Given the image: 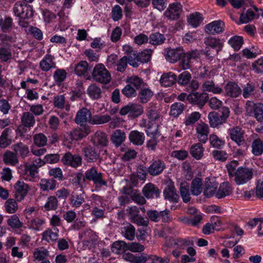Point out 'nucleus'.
Returning <instances> with one entry per match:
<instances>
[{
	"instance_id": "1",
	"label": "nucleus",
	"mask_w": 263,
	"mask_h": 263,
	"mask_svg": "<svg viewBox=\"0 0 263 263\" xmlns=\"http://www.w3.org/2000/svg\"><path fill=\"white\" fill-rule=\"evenodd\" d=\"M253 175L252 168L239 167L231 179L237 185H244L251 180Z\"/></svg>"
},
{
	"instance_id": "2",
	"label": "nucleus",
	"mask_w": 263,
	"mask_h": 263,
	"mask_svg": "<svg viewBox=\"0 0 263 263\" xmlns=\"http://www.w3.org/2000/svg\"><path fill=\"white\" fill-rule=\"evenodd\" d=\"M93 80L103 84H108L111 79V74L102 64H97L91 73Z\"/></svg>"
},
{
	"instance_id": "3",
	"label": "nucleus",
	"mask_w": 263,
	"mask_h": 263,
	"mask_svg": "<svg viewBox=\"0 0 263 263\" xmlns=\"http://www.w3.org/2000/svg\"><path fill=\"white\" fill-rule=\"evenodd\" d=\"M13 12L15 15L21 20H28L33 15V10L30 5L22 4V2H17L13 7Z\"/></svg>"
},
{
	"instance_id": "4",
	"label": "nucleus",
	"mask_w": 263,
	"mask_h": 263,
	"mask_svg": "<svg viewBox=\"0 0 263 263\" xmlns=\"http://www.w3.org/2000/svg\"><path fill=\"white\" fill-rule=\"evenodd\" d=\"M246 110L248 115L252 114L258 122H263V104L261 103H254L253 102L248 101L246 104Z\"/></svg>"
},
{
	"instance_id": "5",
	"label": "nucleus",
	"mask_w": 263,
	"mask_h": 263,
	"mask_svg": "<svg viewBox=\"0 0 263 263\" xmlns=\"http://www.w3.org/2000/svg\"><path fill=\"white\" fill-rule=\"evenodd\" d=\"M143 112V107L139 104L129 103L122 107L120 110V114L122 116L128 115L129 117L136 118Z\"/></svg>"
},
{
	"instance_id": "6",
	"label": "nucleus",
	"mask_w": 263,
	"mask_h": 263,
	"mask_svg": "<svg viewBox=\"0 0 263 263\" xmlns=\"http://www.w3.org/2000/svg\"><path fill=\"white\" fill-rule=\"evenodd\" d=\"M85 178L92 181L96 186H106L107 182L103 179L102 173L99 172L95 167H92L85 172Z\"/></svg>"
},
{
	"instance_id": "7",
	"label": "nucleus",
	"mask_w": 263,
	"mask_h": 263,
	"mask_svg": "<svg viewBox=\"0 0 263 263\" xmlns=\"http://www.w3.org/2000/svg\"><path fill=\"white\" fill-rule=\"evenodd\" d=\"M228 133L230 139L238 145H242L246 143L244 130L239 126H234L229 129Z\"/></svg>"
},
{
	"instance_id": "8",
	"label": "nucleus",
	"mask_w": 263,
	"mask_h": 263,
	"mask_svg": "<svg viewBox=\"0 0 263 263\" xmlns=\"http://www.w3.org/2000/svg\"><path fill=\"white\" fill-rule=\"evenodd\" d=\"M15 190L14 197L17 201L23 200L27 195L29 190V185L23 181L18 180L14 185Z\"/></svg>"
},
{
	"instance_id": "9",
	"label": "nucleus",
	"mask_w": 263,
	"mask_h": 263,
	"mask_svg": "<svg viewBox=\"0 0 263 263\" xmlns=\"http://www.w3.org/2000/svg\"><path fill=\"white\" fill-rule=\"evenodd\" d=\"M208 94L205 92L199 93L194 92L187 96V100L192 104L197 105L200 108L207 102Z\"/></svg>"
},
{
	"instance_id": "10",
	"label": "nucleus",
	"mask_w": 263,
	"mask_h": 263,
	"mask_svg": "<svg viewBox=\"0 0 263 263\" xmlns=\"http://www.w3.org/2000/svg\"><path fill=\"white\" fill-rule=\"evenodd\" d=\"M184 53V49L182 47L176 48H167L165 50V59L171 63H175L181 59Z\"/></svg>"
},
{
	"instance_id": "11",
	"label": "nucleus",
	"mask_w": 263,
	"mask_h": 263,
	"mask_svg": "<svg viewBox=\"0 0 263 263\" xmlns=\"http://www.w3.org/2000/svg\"><path fill=\"white\" fill-rule=\"evenodd\" d=\"M61 161L64 164L74 168L81 166L82 163V158L80 156L78 155H72L69 152L65 154Z\"/></svg>"
},
{
	"instance_id": "12",
	"label": "nucleus",
	"mask_w": 263,
	"mask_h": 263,
	"mask_svg": "<svg viewBox=\"0 0 263 263\" xmlns=\"http://www.w3.org/2000/svg\"><path fill=\"white\" fill-rule=\"evenodd\" d=\"M182 12V6L179 3L170 4L164 13V15L170 20H178Z\"/></svg>"
},
{
	"instance_id": "13",
	"label": "nucleus",
	"mask_w": 263,
	"mask_h": 263,
	"mask_svg": "<svg viewBox=\"0 0 263 263\" xmlns=\"http://www.w3.org/2000/svg\"><path fill=\"white\" fill-rule=\"evenodd\" d=\"M165 168V164L162 160L153 159L148 167V173L153 176H158L161 174Z\"/></svg>"
},
{
	"instance_id": "14",
	"label": "nucleus",
	"mask_w": 263,
	"mask_h": 263,
	"mask_svg": "<svg viewBox=\"0 0 263 263\" xmlns=\"http://www.w3.org/2000/svg\"><path fill=\"white\" fill-rule=\"evenodd\" d=\"M197 138L201 143H205L208 140L209 127L207 124L201 122L196 126Z\"/></svg>"
},
{
	"instance_id": "15",
	"label": "nucleus",
	"mask_w": 263,
	"mask_h": 263,
	"mask_svg": "<svg viewBox=\"0 0 263 263\" xmlns=\"http://www.w3.org/2000/svg\"><path fill=\"white\" fill-rule=\"evenodd\" d=\"M84 159L88 162H95L99 158V153L96 149L90 145L84 147L82 149Z\"/></svg>"
},
{
	"instance_id": "16",
	"label": "nucleus",
	"mask_w": 263,
	"mask_h": 263,
	"mask_svg": "<svg viewBox=\"0 0 263 263\" xmlns=\"http://www.w3.org/2000/svg\"><path fill=\"white\" fill-rule=\"evenodd\" d=\"M91 118V112L86 108L83 107L78 111L74 119V122L77 124L84 125L87 122L90 123Z\"/></svg>"
},
{
	"instance_id": "17",
	"label": "nucleus",
	"mask_w": 263,
	"mask_h": 263,
	"mask_svg": "<svg viewBox=\"0 0 263 263\" xmlns=\"http://www.w3.org/2000/svg\"><path fill=\"white\" fill-rule=\"evenodd\" d=\"M163 194L164 198L173 202H178L179 197L177 194L174 183L171 181L165 187Z\"/></svg>"
},
{
	"instance_id": "18",
	"label": "nucleus",
	"mask_w": 263,
	"mask_h": 263,
	"mask_svg": "<svg viewBox=\"0 0 263 263\" xmlns=\"http://www.w3.org/2000/svg\"><path fill=\"white\" fill-rule=\"evenodd\" d=\"M224 23L221 21H215L207 24L205 32L209 34H215L223 32Z\"/></svg>"
},
{
	"instance_id": "19",
	"label": "nucleus",
	"mask_w": 263,
	"mask_h": 263,
	"mask_svg": "<svg viewBox=\"0 0 263 263\" xmlns=\"http://www.w3.org/2000/svg\"><path fill=\"white\" fill-rule=\"evenodd\" d=\"M233 192L231 185L228 182H224L220 184L218 190L216 193L215 197L218 199H221L226 196H230Z\"/></svg>"
},
{
	"instance_id": "20",
	"label": "nucleus",
	"mask_w": 263,
	"mask_h": 263,
	"mask_svg": "<svg viewBox=\"0 0 263 263\" xmlns=\"http://www.w3.org/2000/svg\"><path fill=\"white\" fill-rule=\"evenodd\" d=\"M224 90L226 95L232 97H237L241 92V89L238 85L233 82H230L225 85Z\"/></svg>"
},
{
	"instance_id": "21",
	"label": "nucleus",
	"mask_w": 263,
	"mask_h": 263,
	"mask_svg": "<svg viewBox=\"0 0 263 263\" xmlns=\"http://www.w3.org/2000/svg\"><path fill=\"white\" fill-rule=\"evenodd\" d=\"M142 193L147 198H157L160 195L158 188L152 183H147L144 186Z\"/></svg>"
},
{
	"instance_id": "22",
	"label": "nucleus",
	"mask_w": 263,
	"mask_h": 263,
	"mask_svg": "<svg viewBox=\"0 0 263 263\" xmlns=\"http://www.w3.org/2000/svg\"><path fill=\"white\" fill-rule=\"evenodd\" d=\"M54 57L51 54H46L40 63V67L44 71H48L56 67V64L53 61Z\"/></svg>"
},
{
	"instance_id": "23",
	"label": "nucleus",
	"mask_w": 263,
	"mask_h": 263,
	"mask_svg": "<svg viewBox=\"0 0 263 263\" xmlns=\"http://www.w3.org/2000/svg\"><path fill=\"white\" fill-rule=\"evenodd\" d=\"M108 141L107 135L101 131H97L92 138V142L96 146H106Z\"/></svg>"
},
{
	"instance_id": "24",
	"label": "nucleus",
	"mask_w": 263,
	"mask_h": 263,
	"mask_svg": "<svg viewBox=\"0 0 263 263\" xmlns=\"http://www.w3.org/2000/svg\"><path fill=\"white\" fill-rule=\"evenodd\" d=\"M204 43L207 47H211L213 49H215L217 51L221 50L223 46V43L218 38L212 36L206 37L204 40Z\"/></svg>"
},
{
	"instance_id": "25",
	"label": "nucleus",
	"mask_w": 263,
	"mask_h": 263,
	"mask_svg": "<svg viewBox=\"0 0 263 263\" xmlns=\"http://www.w3.org/2000/svg\"><path fill=\"white\" fill-rule=\"evenodd\" d=\"M130 142L136 145H142L145 140L144 134L138 130H132L129 135Z\"/></svg>"
},
{
	"instance_id": "26",
	"label": "nucleus",
	"mask_w": 263,
	"mask_h": 263,
	"mask_svg": "<svg viewBox=\"0 0 263 263\" xmlns=\"http://www.w3.org/2000/svg\"><path fill=\"white\" fill-rule=\"evenodd\" d=\"M12 149L17 156L18 155L23 159L28 156L29 154L28 146L21 142L13 145Z\"/></svg>"
},
{
	"instance_id": "27",
	"label": "nucleus",
	"mask_w": 263,
	"mask_h": 263,
	"mask_svg": "<svg viewBox=\"0 0 263 263\" xmlns=\"http://www.w3.org/2000/svg\"><path fill=\"white\" fill-rule=\"evenodd\" d=\"M177 81V76L171 72L163 73L160 80V82L162 85L168 87L171 86Z\"/></svg>"
},
{
	"instance_id": "28",
	"label": "nucleus",
	"mask_w": 263,
	"mask_h": 263,
	"mask_svg": "<svg viewBox=\"0 0 263 263\" xmlns=\"http://www.w3.org/2000/svg\"><path fill=\"white\" fill-rule=\"evenodd\" d=\"M190 185L187 182H184L180 183L179 192L180 196L185 203L190 201L191 197L190 192Z\"/></svg>"
},
{
	"instance_id": "29",
	"label": "nucleus",
	"mask_w": 263,
	"mask_h": 263,
	"mask_svg": "<svg viewBox=\"0 0 263 263\" xmlns=\"http://www.w3.org/2000/svg\"><path fill=\"white\" fill-rule=\"evenodd\" d=\"M125 138V133L120 129L114 130L111 136V141L117 147L121 145Z\"/></svg>"
},
{
	"instance_id": "30",
	"label": "nucleus",
	"mask_w": 263,
	"mask_h": 263,
	"mask_svg": "<svg viewBox=\"0 0 263 263\" xmlns=\"http://www.w3.org/2000/svg\"><path fill=\"white\" fill-rule=\"evenodd\" d=\"M70 204L73 208H79L85 201L84 193H72L69 199Z\"/></svg>"
},
{
	"instance_id": "31",
	"label": "nucleus",
	"mask_w": 263,
	"mask_h": 263,
	"mask_svg": "<svg viewBox=\"0 0 263 263\" xmlns=\"http://www.w3.org/2000/svg\"><path fill=\"white\" fill-rule=\"evenodd\" d=\"M202 88L204 91L212 92L215 94H220L222 92V89L215 85L213 81H205L202 85Z\"/></svg>"
},
{
	"instance_id": "32",
	"label": "nucleus",
	"mask_w": 263,
	"mask_h": 263,
	"mask_svg": "<svg viewBox=\"0 0 263 263\" xmlns=\"http://www.w3.org/2000/svg\"><path fill=\"white\" fill-rule=\"evenodd\" d=\"M59 236V230L54 229V231L51 229H47L42 234V240H45L48 242H55Z\"/></svg>"
},
{
	"instance_id": "33",
	"label": "nucleus",
	"mask_w": 263,
	"mask_h": 263,
	"mask_svg": "<svg viewBox=\"0 0 263 263\" xmlns=\"http://www.w3.org/2000/svg\"><path fill=\"white\" fill-rule=\"evenodd\" d=\"M204 148L200 143L193 145L190 148L191 156L197 160L200 159L203 156Z\"/></svg>"
},
{
	"instance_id": "34",
	"label": "nucleus",
	"mask_w": 263,
	"mask_h": 263,
	"mask_svg": "<svg viewBox=\"0 0 263 263\" xmlns=\"http://www.w3.org/2000/svg\"><path fill=\"white\" fill-rule=\"evenodd\" d=\"M3 161L7 164L15 166L18 163V157L15 152L7 151L3 156Z\"/></svg>"
},
{
	"instance_id": "35",
	"label": "nucleus",
	"mask_w": 263,
	"mask_h": 263,
	"mask_svg": "<svg viewBox=\"0 0 263 263\" xmlns=\"http://www.w3.org/2000/svg\"><path fill=\"white\" fill-rule=\"evenodd\" d=\"M202 179L199 178H195L192 182L191 186V194L194 196H198L202 192Z\"/></svg>"
},
{
	"instance_id": "36",
	"label": "nucleus",
	"mask_w": 263,
	"mask_h": 263,
	"mask_svg": "<svg viewBox=\"0 0 263 263\" xmlns=\"http://www.w3.org/2000/svg\"><path fill=\"white\" fill-rule=\"evenodd\" d=\"M87 93L91 99L96 100L101 97L102 90L96 84H92L87 88Z\"/></svg>"
},
{
	"instance_id": "37",
	"label": "nucleus",
	"mask_w": 263,
	"mask_h": 263,
	"mask_svg": "<svg viewBox=\"0 0 263 263\" xmlns=\"http://www.w3.org/2000/svg\"><path fill=\"white\" fill-rule=\"evenodd\" d=\"M209 124L211 127L215 128L224 123L220 118V115L215 111L211 112L208 115Z\"/></svg>"
},
{
	"instance_id": "38",
	"label": "nucleus",
	"mask_w": 263,
	"mask_h": 263,
	"mask_svg": "<svg viewBox=\"0 0 263 263\" xmlns=\"http://www.w3.org/2000/svg\"><path fill=\"white\" fill-rule=\"evenodd\" d=\"M21 122L22 125L25 127H32L35 123V119L33 115L30 112H24L21 117Z\"/></svg>"
},
{
	"instance_id": "39",
	"label": "nucleus",
	"mask_w": 263,
	"mask_h": 263,
	"mask_svg": "<svg viewBox=\"0 0 263 263\" xmlns=\"http://www.w3.org/2000/svg\"><path fill=\"white\" fill-rule=\"evenodd\" d=\"M126 82L130 84L132 86L133 85L136 89H141L143 88L145 85L143 80L136 76L127 77Z\"/></svg>"
},
{
	"instance_id": "40",
	"label": "nucleus",
	"mask_w": 263,
	"mask_h": 263,
	"mask_svg": "<svg viewBox=\"0 0 263 263\" xmlns=\"http://www.w3.org/2000/svg\"><path fill=\"white\" fill-rule=\"evenodd\" d=\"M41 189L43 191L53 190L55 189L56 181L53 178L42 179L40 183Z\"/></svg>"
},
{
	"instance_id": "41",
	"label": "nucleus",
	"mask_w": 263,
	"mask_h": 263,
	"mask_svg": "<svg viewBox=\"0 0 263 263\" xmlns=\"http://www.w3.org/2000/svg\"><path fill=\"white\" fill-rule=\"evenodd\" d=\"M153 96V92L151 89L143 87L139 91L138 98L140 102L144 104L147 103Z\"/></svg>"
},
{
	"instance_id": "42",
	"label": "nucleus",
	"mask_w": 263,
	"mask_h": 263,
	"mask_svg": "<svg viewBox=\"0 0 263 263\" xmlns=\"http://www.w3.org/2000/svg\"><path fill=\"white\" fill-rule=\"evenodd\" d=\"M149 40L151 44L156 46L162 44L166 39L163 34L159 32H155L149 35Z\"/></svg>"
},
{
	"instance_id": "43",
	"label": "nucleus",
	"mask_w": 263,
	"mask_h": 263,
	"mask_svg": "<svg viewBox=\"0 0 263 263\" xmlns=\"http://www.w3.org/2000/svg\"><path fill=\"white\" fill-rule=\"evenodd\" d=\"M122 233L129 240H133L135 236V228L130 223L122 228Z\"/></svg>"
},
{
	"instance_id": "44",
	"label": "nucleus",
	"mask_w": 263,
	"mask_h": 263,
	"mask_svg": "<svg viewBox=\"0 0 263 263\" xmlns=\"http://www.w3.org/2000/svg\"><path fill=\"white\" fill-rule=\"evenodd\" d=\"M112 252L115 254H122L127 250V243L123 241H117L111 247Z\"/></svg>"
},
{
	"instance_id": "45",
	"label": "nucleus",
	"mask_w": 263,
	"mask_h": 263,
	"mask_svg": "<svg viewBox=\"0 0 263 263\" xmlns=\"http://www.w3.org/2000/svg\"><path fill=\"white\" fill-rule=\"evenodd\" d=\"M67 72L63 69H57L53 75L54 82L58 85H60L61 83L66 79L67 77Z\"/></svg>"
},
{
	"instance_id": "46",
	"label": "nucleus",
	"mask_w": 263,
	"mask_h": 263,
	"mask_svg": "<svg viewBox=\"0 0 263 263\" xmlns=\"http://www.w3.org/2000/svg\"><path fill=\"white\" fill-rule=\"evenodd\" d=\"M185 108V105L181 102H176L171 107L170 115L175 117L180 115Z\"/></svg>"
},
{
	"instance_id": "47",
	"label": "nucleus",
	"mask_w": 263,
	"mask_h": 263,
	"mask_svg": "<svg viewBox=\"0 0 263 263\" xmlns=\"http://www.w3.org/2000/svg\"><path fill=\"white\" fill-rule=\"evenodd\" d=\"M201 14L199 12H195L191 14L188 18L187 22L193 27L195 28L199 26L202 21Z\"/></svg>"
},
{
	"instance_id": "48",
	"label": "nucleus",
	"mask_w": 263,
	"mask_h": 263,
	"mask_svg": "<svg viewBox=\"0 0 263 263\" xmlns=\"http://www.w3.org/2000/svg\"><path fill=\"white\" fill-rule=\"evenodd\" d=\"M111 120L110 117L108 115H95L90 120L92 124H102L108 122Z\"/></svg>"
},
{
	"instance_id": "49",
	"label": "nucleus",
	"mask_w": 263,
	"mask_h": 263,
	"mask_svg": "<svg viewBox=\"0 0 263 263\" xmlns=\"http://www.w3.org/2000/svg\"><path fill=\"white\" fill-rule=\"evenodd\" d=\"M217 186L210 181H206L203 194L206 197H210L216 194Z\"/></svg>"
},
{
	"instance_id": "50",
	"label": "nucleus",
	"mask_w": 263,
	"mask_h": 263,
	"mask_svg": "<svg viewBox=\"0 0 263 263\" xmlns=\"http://www.w3.org/2000/svg\"><path fill=\"white\" fill-rule=\"evenodd\" d=\"M15 199L10 198L8 199L5 203L6 211L10 214H13L16 212L18 209V205Z\"/></svg>"
},
{
	"instance_id": "51",
	"label": "nucleus",
	"mask_w": 263,
	"mask_h": 263,
	"mask_svg": "<svg viewBox=\"0 0 263 263\" xmlns=\"http://www.w3.org/2000/svg\"><path fill=\"white\" fill-rule=\"evenodd\" d=\"M89 68L90 67H89L88 63L85 61H81L76 66L74 70L78 76H81L84 75Z\"/></svg>"
},
{
	"instance_id": "52",
	"label": "nucleus",
	"mask_w": 263,
	"mask_h": 263,
	"mask_svg": "<svg viewBox=\"0 0 263 263\" xmlns=\"http://www.w3.org/2000/svg\"><path fill=\"white\" fill-rule=\"evenodd\" d=\"M58 200L54 196H51L47 199V201L44 205L46 211L55 210L58 206Z\"/></svg>"
},
{
	"instance_id": "53",
	"label": "nucleus",
	"mask_w": 263,
	"mask_h": 263,
	"mask_svg": "<svg viewBox=\"0 0 263 263\" xmlns=\"http://www.w3.org/2000/svg\"><path fill=\"white\" fill-rule=\"evenodd\" d=\"M253 154L255 156H259L263 152V142L259 139L255 140L252 145Z\"/></svg>"
},
{
	"instance_id": "54",
	"label": "nucleus",
	"mask_w": 263,
	"mask_h": 263,
	"mask_svg": "<svg viewBox=\"0 0 263 263\" xmlns=\"http://www.w3.org/2000/svg\"><path fill=\"white\" fill-rule=\"evenodd\" d=\"M191 79V74L189 71H184L179 75L176 81L181 85H186L189 84Z\"/></svg>"
},
{
	"instance_id": "55",
	"label": "nucleus",
	"mask_w": 263,
	"mask_h": 263,
	"mask_svg": "<svg viewBox=\"0 0 263 263\" xmlns=\"http://www.w3.org/2000/svg\"><path fill=\"white\" fill-rule=\"evenodd\" d=\"M9 130V128H6L0 137V146L2 148H6L11 143V140L8 137Z\"/></svg>"
},
{
	"instance_id": "56",
	"label": "nucleus",
	"mask_w": 263,
	"mask_h": 263,
	"mask_svg": "<svg viewBox=\"0 0 263 263\" xmlns=\"http://www.w3.org/2000/svg\"><path fill=\"white\" fill-rule=\"evenodd\" d=\"M7 224L12 229H20L23 226V223L20 220L18 216L13 215L7 220Z\"/></svg>"
},
{
	"instance_id": "57",
	"label": "nucleus",
	"mask_w": 263,
	"mask_h": 263,
	"mask_svg": "<svg viewBox=\"0 0 263 263\" xmlns=\"http://www.w3.org/2000/svg\"><path fill=\"white\" fill-rule=\"evenodd\" d=\"M209 141L211 145L216 148H220L224 144V142L215 134L210 135Z\"/></svg>"
},
{
	"instance_id": "58",
	"label": "nucleus",
	"mask_w": 263,
	"mask_h": 263,
	"mask_svg": "<svg viewBox=\"0 0 263 263\" xmlns=\"http://www.w3.org/2000/svg\"><path fill=\"white\" fill-rule=\"evenodd\" d=\"M146 115L150 121H155L160 118V114L156 107H148L146 110Z\"/></svg>"
},
{
	"instance_id": "59",
	"label": "nucleus",
	"mask_w": 263,
	"mask_h": 263,
	"mask_svg": "<svg viewBox=\"0 0 263 263\" xmlns=\"http://www.w3.org/2000/svg\"><path fill=\"white\" fill-rule=\"evenodd\" d=\"M229 43L235 50H238L243 44L242 37L235 36L229 40Z\"/></svg>"
},
{
	"instance_id": "60",
	"label": "nucleus",
	"mask_w": 263,
	"mask_h": 263,
	"mask_svg": "<svg viewBox=\"0 0 263 263\" xmlns=\"http://www.w3.org/2000/svg\"><path fill=\"white\" fill-rule=\"evenodd\" d=\"M12 53L9 48L5 47L0 48V60L2 62H7L12 59Z\"/></svg>"
},
{
	"instance_id": "61",
	"label": "nucleus",
	"mask_w": 263,
	"mask_h": 263,
	"mask_svg": "<svg viewBox=\"0 0 263 263\" xmlns=\"http://www.w3.org/2000/svg\"><path fill=\"white\" fill-rule=\"evenodd\" d=\"M153 50L151 49H145L139 53V63H147L151 59Z\"/></svg>"
},
{
	"instance_id": "62",
	"label": "nucleus",
	"mask_w": 263,
	"mask_h": 263,
	"mask_svg": "<svg viewBox=\"0 0 263 263\" xmlns=\"http://www.w3.org/2000/svg\"><path fill=\"white\" fill-rule=\"evenodd\" d=\"M33 140L34 144L36 146L41 147L46 145L47 138L43 134L40 133L33 136Z\"/></svg>"
},
{
	"instance_id": "63",
	"label": "nucleus",
	"mask_w": 263,
	"mask_h": 263,
	"mask_svg": "<svg viewBox=\"0 0 263 263\" xmlns=\"http://www.w3.org/2000/svg\"><path fill=\"white\" fill-rule=\"evenodd\" d=\"M48 255V251L47 249L43 248H42L40 249H36L33 253L34 258L39 261L43 260Z\"/></svg>"
},
{
	"instance_id": "64",
	"label": "nucleus",
	"mask_w": 263,
	"mask_h": 263,
	"mask_svg": "<svg viewBox=\"0 0 263 263\" xmlns=\"http://www.w3.org/2000/svg\"><path fill=\"white\" fill-rule=\"evenodd\" d=\"M130 198L133 201L140 205H143L146 202L144 197L137 190H134L131 194Z\"/></svg>"
}]
</instances>
